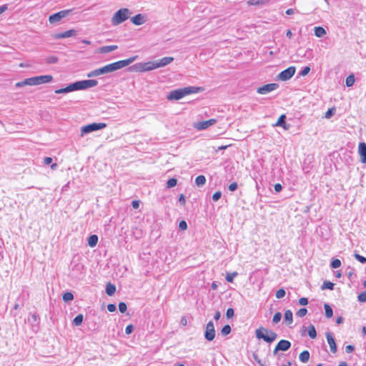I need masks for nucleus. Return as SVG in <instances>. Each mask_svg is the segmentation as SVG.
I'll list each match as a JSON object with an SVG mask.
<instances>
[{
  "instance_id": "obj_1",
  "label": "nucleus",
  "mask_w": 366,
  "mask_h": 366,
  "mask_svg": "<svg viewBox=\"0 0 366 366\" xmlns=\"http://www.w3.org/2000/svg\"><path fill=\"white\" fill-rule=\"evenodd\" d=\"M202 88L198 86H187L182 89H175L169 92L167 96V99L179 100L187 95L196 94L202 92Z\"/></svg>"
},
{
  "instance_id": "obj_2",
  "label": "nucleus",
  "mask_w": 366,
  "mask_h": 366,
  "mask_svg": "<svg viewBox=\"0 0 366 366\" xmlns=\"http://www.w3.org/2000/svg\"><path fill=\"white\" fill-rule=\"evenodd\" d=\"M255 335L257 338L262 339L264 341L268 343L274 342L277 337V333L263 327H260L259 328L255 330Z\"/></svg>"
},
{
  "instance_id": "obj_3",
  "label": "nucleus",
  "mask_w": 366,
  "mask_h": 366,
  "mask_svg": "<svg viewBox=\"0 0 366 366\" xmlns=\"http://www.w3.org/2000/svg\"><path fill=\"white\" fill-rule=\"evenodd\" d=\"M131 14V11L127 9L123 8L119 9L117 11L114 13L112 18V24L113 26H117L124 21H125L127 19H129V16Z\"/></svg>"
},
{
  "instance_id": "obj_4",
  "label": "nucleus",
  "mask_w": 366,
  "mask_h": 366,
  "mask_svg": "<svg viewBox=\"0 0 366 366\" xmlns=\"http://www.w3.org/2000/svg\"><path fill=\"white\" fill-rule=\"evenodd\" d=\"M156 69H157V67L155 61L136 64L129 68L130 70L140 72L149 71Z\"/></svg>"
},
{
  "instance_id": "obj_5",
  "label": "nucleus",
  "mask_w": 366,
  "mask_h": 366,
  "mask_svg": "<svg viewBox=\"0 0 366 366\" xmlns=\"http://www.w3.org/2000/svg\"><path fill=\"white\" fill-rule=\"evenodd\" d=\"M107 127V124L105 123L102 122H94L89 124H87L86 126H84L81 129V136H84L86 134L91 133L94 131L100 130Z\"/></svg>"
},
{
  "instance_id": "obj_6",
  "label": "nucleus",
  "mask_w": 366,
  "mask_h": 366,
  "mask_svg": "<svg viewBox=\"0 0 366 366\" xmlns=\"http://www.w3.org/2000/svg\"><path fill=\"white\" fill-rule=\"evenodd\" d=\"M71 13V9H66L61 10L59 12H56L49 17V21L50 24H56L60 21L63 18L68 16Z\"/></svg>"
},
{
  "instance_id": "obj_7",
  "label": "nucleus",
  "mask_w": 366,
  "mask_h": 366,
  "mask_svg": "<svg viewBox=\"0 0 366 366\" xmlns=\"http://www.w3.org/2000/svg\"><path fill=\"white\" fill-rule=\"evenodd\" d=\"M137 57H138L137 56H132L127 59L120 60V61L112 63L111 64H112L113 71H117L118 69H122V68L129 65L130 64L134 62L137 59Z\"/></svg>"
},
{
  "instance_id": "obj_8",
  "label": "nucleus",
  "mask_w": 366,
  "mask_h": 366,
  "mask_svg": "<svg viewBox=\"0 0 366 366\" xmlns=\"http://www.w3.org/2000/svg\"><path fill=\"white\" fill-rule=\"evenodd\" d=\"M296 68L294 66H290L287 69L281 71L277 76L280 81H287L290 79L295 74Z\"/></svg>"
},
{
  "instance_id": "obj_9",
  "label": "nucleus",
  "mask_w": 366,
  "mask_h": 366,
  "mask_svg": "<svg viewBox=\"0 0 366 366\" xmlns=\"http://www.w3.org/2000/svg\"><path fill=\"white\" fill-rule=\"evenodd\" d=\"M215 329L212 321H209L205 328L204 337L208 341H212L215 337Z\"/></svg>"
},
{
  "instance_id": "obj_10",
  "label": "nucleus",
  "mask_w": 366,
  "mask_h": 366,
  "mask_svg": "<svg viewBox=\"0 0 366 366\" xmlns=\"http://www.w3.org/2000/svg\"><path fill=\"white\" fill-rule=\"evenodd\" d=\"M216 123H217V119H210L207 121H202V122H198L194 123V127L199 131H202V130H204V129H207L208 127L214 125Z\"/></svg>"
},
{
  "instance_id": "obj_11",
  "label": "nucleus",
  "mask_w": 366,
  "mask_h": 366,
  "mask_svg": "<svg viewBox=\"0 0 366 366\" xmlns=\"http://www.w3.org/2000/svg\"><path fill=\"white\" fill-rule=\"evenodd\" d=\"M279 85L276 83H271L263 85L257 89V93L260 94H268L278 88Z\"/></svg>"
},
{
  "instance_id": "obj_12",
  "label": "nucleus",
  "mask_w": 366,
  "mask_h": 366,
  "mask_svg": "<svg viewBox=\"0 0 366 366\" xmlns=\"http://www.w3.org/2000/svg\"><path fill=\"white\" fill-rule=\"evenodd\" d=\"M291 347V343L288 340H280L277 345H276L274 350H273V355H276L278 351H287Z\"/></svg>"
},
{
  "instance_id": "obj_13",
  "label": "nucleus",
  "mask_w": 366,
  "mask_h": 366,
  "mask_svg": "<svg viewBox=\"0 0 366 366\" xmlns=\"http://www.w3.org/2000/svg\"><path fill=\"white\" fill-rule=\"evenodd\" d=\"M79 81L80 90H84L91 87L96 86L98 84V81L95 79H86L81 80Z\"/></svg>"
},
{
  "instance_id": "obj_14",
  "label": "nucleus",
  "mask_w": 366,
  "mask_h": 366,
  "mask_svg": "<svg viewBox=\"0 0 366 366\" xmlns=\"http://www.w3.org/2000/svg\"><path fill=\"white\" fill-rule=\"evenodd\" d=\"M174 61V58L172 56H165L160 59L156 60V65L157 69L166 66Z\"/></svg>"
},
{
  "instance_id": "obj_15",
  "label": "nucleus",
  "mask_w": 366,
  "mask_h": 366,
  "mask_svg": "<svg viewBox=\"0 0 366 366\" xmlns=\"http://www.w3.org/2000/svg\"><path fill=\"white\" fill-rule=\"evenodd\" d=\"M358 153L361 157L360 162L366 163V143L360 142L358 146Z\"/></svg>"
},
{
  "instance_id": "obj_16",
  "label": "nucleus",
  "mask_w": 366,
  "mask_h": 366,
  "mask_svg": "<svg viewBox=\"0 0 366 366\" xmlns=\"http://www.w3.org/2000/svg\"><path fill=\"white\" fill-rule=\"evenodd\" d=\"M326 338L330 345V351L332 353H335L337 352V345L332 335L330 332H327Z\"/></svg>"
},
{
  "instance_id": "obj_17",
  "label": "nucleus",
  "mask_w": 366,
  "mask_h": 366,
  "mask_svg": "<svg viewBox=\"0 0 366 366\" xmlns=\"http://www.w3.org/2000/svg\"><path fill=\"white\" fill-rule=\"evenodd\" d=\"M131 21L136 26H140L146 22V19L142 14H138L131 19Z\"/></svg>"
},
{
  "instance_id": "obj_18",
  "label": "nucleus",
  "mask_w": 366,
  "mask_h": 366,
  "mask_svg": "<svg viewBox=\"0 0 366 366\" xmlns=\"http://www.w3.org/2000/svg\"><path fill=\"white\" fill-rule=\"evenodd\" d=\"M37 85L49 83L52 81L53 77L51 75H42L36 76Z\"/></svg>"
},
{
  "instance_id": "obj_19",
  "label": "nucleus",
  "mask_w": 366,
  "mask_h": 366,
  "mask_svg": "<svg viewBox=\"0 0 366 366\" xmlns=\"http://www.w3.org/2000/svg\"><path fill=\"white\" fill-rule=\"evenodd\" d=\"M303 331H307V335L311 339H315L317 337V332L313 325H310L308 327L303 326Z\"/></svg>"
},
{
  "instance_id": "obj_20",
  "label": "nucleus",
  "mask_w": 366,
  "mask_h": 366,
  "mask_svg": "<svg viewBox=\"0 0 366 366\" xmlns=\"http://www.w3.org/2000/svg\"><path fill=\"white\" fill-rule=\"evenodd\" d=\"M286 115L285 114H282L277 122H276V124H274L275 127H282L285 129H288L290 128V125L287 124H286Z\"/></svg>"
},
{
  "instance_id": "obj_21",
  "label": "nucleus",
  "mask_w": 366,
  "mask_h": 366,
  "mask_svg": "<svg viewBox=\"0 0 366 366\" xmlns=\"http://www.w3.org/2000/svg\"><path fill=\"white\" fill-rule=\"evenodd\" d=\"M118 49L117 45H108L104 46L99 49V52L102 54H107L111 51H113Z\"/></svg>"
},
{
  "instance_id": "obj_22",
  "label": "nucleus",
  "mask_w": 366,
  "mask_h": 366,
  "mask_svg": "<svg viewBox=\"0 0 366 366\" xmlns=\"http://www.w3.org/2000/svg\"><path fill=\"white\" fill-rule=\"evenodd\" d=\"M76 34V31L74 29L67 30L66 31L57 34L56 36V39H64L72 36Z\"/></svg>"
},
{
  "instance_id": "obj_23",
  "label": "nucleus",
  "mask_w": 366,
  "mask_h": 366,
  "mask_svg": "<svg viewBox=\"0 0 366 366\" xmlns=\"http://www.w3.org/2000/svg\"><path fill=\"white\" fill-rule=\"evenodd\" d=\"M285 321L287 325H291L293 322V315L291 310H287L285 312Z\"/></svg>"
},
{
  "instance_id": "obj_24",
  "label": "nucleus",
  "mask_w": 366,
  "mask_h": 366,
  "mask_svg": "<svg viewBox=\"0 0 366 366\" xmlns=\"http://www.w3.org/2000/svg\"><path fill=\"white\" fill-rule=\"evenodd\" d=\"M116 292V286L110 282L107 284L106 293L109 296H112Z\"/></svg>"
},
{
  "instance_id": "obj_25",
  "label": "nucleus",
  "mask_w": 366,
  "mask_h": 366,
  "mask_svg": "<svg viewBox=\"0 0 366 366\" xmlns=\"http://www.w3.org/2000/svg\"><path fill=\"white\" fill-rule=\"evenodd\" d=\"M299 359L302 362L306 363L310 359V352L305 350L300 354Z\"/></svg>"
},
{
  "instance_id": "obj_26",
  "label": "nucleus",
  "mask_w": 366,
  "mask_h": 366,
  "mask_svg": "<svg viewBox=\"0 0 366 366\" xmlns=\"http://www.w3.org/2000/svg\"><path fill=\"white\" fill-rule=\"evenodd\" d=\"M98 236L97 234L90 235L88 238V244L93 247L96 246L98 242Z\"/></svg>"
},
{
  "instance_id": "obj_27",
  "label": "nucleus",
  "mask_w": 366,
  "mask_h": 366,
  "mask_svg": "<svg viewBox=\"0 0 366 366\" xmlns=\"http://www.w3.org/2000/svg\"><path fill=\"white\" fill-rule=\"evenodd\" d=\"M326 34L325 29L322 26H316L315 27V35L317 37H322Z\"/></svg>"
},
{
  "instance_id": "obj_28",
  "label": "nucleus",
  "mask_w": 366,
  "mask_h": 366,
  "mask_svg": "<svg viewBox=\"0 0 366 366\" xmlns=\"http://www.w3.org/2000/svg\"><path fill=\"white\" fill-rule=\"evenodd\" d=\"M67 89L69 92H71L74 91L80 90L79 81H75L71 83L67 86Z\"/></svg>"
},
{
  "instance_id": "obj_29",
  "label": "nucleus",
  "mask_w": 366,
  "mask_h": 366,
  "mask_svg": "<svg viewBox=\"0 0 366 366\" xmlns=\"http://www.w3.org/2000/svg\"><path fill=\"white\" fill-rule=\"evenodd\" d=\"M99 71L101 72V74H104L112 72L114 71H113L112 64H109L104 66L103 67L99 68Z\"/></svg>"
},
{
  "instance_id": "obj_30",
  "label": "nucleus",
  "mask_w": 366,
  "mask_h": 366,
  "mask_svg": "<svg viewBox=\"0 0 366 366\" xmlns=\"http://www.w3.org/2000/svg\"><path fill=\"white\" fill-rule=\"evenodd\" d=\"M355 81V75L353 74H351L346 78L345 84L347 87H350L354 84Z\"/></svg>"
},
{
  "instance_id": "obj_31",
  "label": "nucleus",
  "mask_w": 366,
  "mask_h": 366,
  "mask_svg": "<svg viewBox=\"0 0 366 366\" xmlns=\"http://www.w3.org/2000/svg\"><path fill=\"white\" fill-rule=\"evenodd\" d=\"M206 183V178L204 175H199L195 179V184L197 186H202Z\"/></svg>"
},
{
  "instance_id": "obj_32",
  "label": "nucleus",
  "mask_w": 366,
  "mask_h": 366,
  "mask_svg": "<svg viewBox=\"0 0 366 366\" xmlns=\"http://www.w3.org/2000/svg\"><path fill=\"white\" fill-rule=\"evenodd\" d=\"M84 320V316L82 314H79L77 316L74 317L73 320V324L76 326H79L81 325Z\"/></svg>"
},
{
  "instance_id": "obj_33",
  "label": "nucleus",
  "mask_w": 366,
  "mask_h": 366,
  "mask_svg": "<svg viewBox=\"0 0 366 366\" xmlns=\"http://www.w3.org/2000/svg\"><path fill=\"white\" fill-rule=\"evenodd\" d=\"M324 307L325 311V316L327 318H331L333 315V311L332 307L328 304H325Z\"/></svg>"
},
{
  "instance_id": "obj_34",
  "label": "nucleus",
  "mask_w": 366,
  "mask_h": 366,
  "mask_svg": "<svg viewBox=\"0 0 366 366\" xmlns=\"http://www.w3.org/2000/svg\"><path fill=\"white\" fill-rule=\"evenodd\" d=\"M269 0H249L248 4L253 6L262 5L268 2Z\"/></svg>"
},
{
  "instance_id": "obj_35",
  "label": "nucleus",
  "mask_w": 366,
  "mask_h": 366,
  "mask_svg": "<svg viewBox=\"0 0 366 366\" xmlns=\"http://www.w3.org/2000/svg\"><path fill=\"white\" fill-rule=\"evenodd\" d=\"M62 298L64 302H69L74 299V295L71 292H67L63 295Z\"/></svg>"
},
{
  "instance_id": "obj_36",
  "label": "nucleus",
  "mask_w": 366,
  "mask_h": 366,
  "mask_svg": "<svg viewBox=\"0 0 366 366\" xmlns=\"http://www.w3.org/2000/svg\"><path fill=\"white\" fill-rule=\"evenodd\" d=\"M59 61V59L57 56H48L46 59V62L49 64H56Z\"/></svg>"
},
{
  "instance_id": "obj_37",
  "label": "nucleus",
  "mask_w": 366,
  "mask_h": 366,
  "mask_svg": "<svg viewBox=\"0 0 366 366\" xmlns=\"http://www.w3.org/2000/svg\"><path fill=\"white\" fill-rule=\"evenodd\" d=\"M24 83L30 86L37 85L36 76L25 79Z\"/></svg>"
},
{
  "instance_id": "obj_38",
  "label": "nucleus",
  "mask_w": 366,
  "mask_h": 366,
  "mask_svg": "<svg viewBox=\"0 0 366 366\" xmlns=\"http://www.w3.org/2000/svg\"><path fill=\"white\" fill-rule=\"evenodd\" d=\"M237 275V272H234L232 273H227L226 274L225 279L228 282H232L234 278Z\"/></svg>"
},
{
  "instance_id": "obj_39",
  "label": "nucleus",
  "mask_w": 366,
  "mask_h": 366,
  "mask_svg": "<svg viewBox=\"0 0 366 366\" xmlns=\"http://www.w3.org/2000/svg\"><path fill=\"white\" fill-rule=\"evenodd\" d=\"M334 286H335L334 283H332L331 282L326 281L322 285V290L329 289V290H333Z\"/></svg>"
},
{
  "instance_id": "obj_40",
  "label": "nucleus",
  "mask_w": 366,
  "mask_h": 366,
  "mask_svg": "<svg viewBox=\"0 0 366 366\" xmlns=\"http://www.w3.org/2000/svg\"><path fill=\"white\" fill-rule=\"evenodd\" d=\"M231 332V327L229 325H224L221 330V334L224 336L229 335Z\"/></svg>"
},
{
  "instance_id": "obj_41",
  "label": "nucleus",
  "mask_w": 366,
  "mask_h": 366,
  "mask_svg": "<svg viewBox=\"0 0 366 366\" xmlns=\"http://www.w3.org/2000/svg\"><path fill=\"white\" fill-rule=\"evenodd\" d=\"M177 184V179L176 178H170L167 182V187L172 188L176 186Z\"/></svg>"
},
{
  "instance_id": "obj_42",
  "label": "nucleus",
  "mask_w": 366,
  "mask_h": 366,
  "mask_svg": "<svg viewBox=\"0 0 366 366\" xmlns=\"http://www.w3.org/2000/svg\"><path fill=\"white\" fill-rule=\"evenodd\" d=\"M282 319V314L280 312H277L274 314L272 318V322L274 324L278 323Z\"/></svg>"
},
{
  "instance_id": "obj_43",
  "label": "nucleus",
  "mask_w": 366,
  "mask_h": 366,
  "mask_svg": "<svg viewBox=\"0 0 366 366\" xmlns=\"http://www.w3.org/2000/svg\"><path fill=\"white\" fill-rule=\"evenodd\" d=\"M101 75V72L99 71V69H94L92 71H90L89 73L87 74V76L88 77H94V76H99Z\"/></svg>"
},
{
  "instance_id": "obj_44",
  "label": "nucleus",
  "mask_w": 366,
  "mask_h": 366,
  "mask_svg": "<svg viewBox=\"0 0 366 366\" xmlns=\"http://www.w3.org/2000/svg\"><path fill=\"white\" fill-rule=\"evenodd\" d=\"M340 265H341V262L338 259H335L332 260L331 262V267H332L334 269L340 267Z\"/></svg>"
},
{
  "instance_id": "obj_45",
  "label": "nucleus",
  "mask_w": 366,
  "mask_h": 366,
  "mask_svg": "<svg viewBox=\"0 0 366 366\" xmlns=\"http://www.w3.org/2000/svg\"><path fill=\"white\" fill-rule=\"evenodd\" d=\"M307 312V310L306 308H301L297 312L296 315L300 317H302L306 315Z\"/></svg>"
},
{
  "instance_id": "obj_46",
  "label": "nucleus",
  "mask_w": 366,
  "mask_h": 366,
  "mask_svg": "<svg viewBox=\"0 0 366 366\" xmlns=\"http://www.w3.org/2000/svg\"><path fill=\"white\" fill-rule=\"evenodd\" d=\"M285 295V291L284 289H280L276 292L275 296L277 299L282 298Z\"/></svg>"
},
{
  "instance_id": "obj_47",
  "label": "nucleus",
  "mask_w": 366,
  "mask_h": 366,
  "mask_svg": "<svg viewBox=\"0 0 366 366\" xmlns=\"http://www.w3.org/2000/svg\"><path fill=\"white\" fill-rule=\"evenodd\" d=\"M335 108H331V109H329L325 114V117L327 118V119H329L332 116L334 115L335 114Z\"/></svg>"
},
{
  "instance_id": "obj_48",
  "label": "nucleus",
  "mask_w": 366,
  "mask_h": 366,
  "mask_svg": "<svg viewBox=\"0 0 366 366\" xmlns=\"http://www.w3.org/2000/svg\"><path fill=\"white\" fill-rule=\"evenodd\" d=\"M222 197V192L220 191H217L214 192L212 195V200L214 202L218 201Z\"/></svg>"
},
{
  "instance_id": "obj_49",
  "label": "nucleus",
  "mask_w": 366,
  "mask_h": 366,
  "mask_svg": "<svg viewBox=\"0 0 366 366\" xmlns=\"http://www.w3.org/2000/svg\"><path fill=\"white\" fill-rule=\"evenodd\" d=\"M358 300L360 302H366V291L361 292L358 295Z\"/></svg>"
},
{
  "instance_id": "obj_50",
  "label": "nucleus",
  "mask_w": 366,
  "mask_h": 366,
  "mask_svg": "<svg viewBox=\"0 0 366 366\" xmlns=\"http://www.w3.org/2000/svg\"><path fill=\"white\" fill-rule=\"evenodd\" d=\"M310 71V68L309 66L304 67L301 71L300 72V76H306Z\"/></svg>"
},
{
  "instance_id": "obj_51",
  "label": "nucleus",
  "mask_w": 366,
  "mask_h": 366,
  "mask_svg": "<svg viewBox=\"0 0 366 366\" xmlns=\"http://www.w3.org/2000/svg\"><path fill=\"white\" fill-rule=\"evenodd\" d=\"M127 309V305L124 302H120L119 304V310L120 312L124 313Z\"/></svg>"
},
{
  "instance_id": "obj_52",
  "label": "nucleus",
  "mask_w": 366,
  "mask_h": 366,
  "mask_svg": "<svg viewBox=\"0 0 366 366\" xmlns=\"http://www.w3.org/2000/svg\"><path fill=\"white\" fill-rule=\"evenodd\" d=\"M355 257L361 263H366V257L360 255L358 253H355Z\"/></svg>"
},
{
  "instance_id": "obj_53",
  "label": "nucleus",
  "mask_w": 366,
  "mask_h": 366,
  "mask_svg": "<svg viewBox=\"0 0 366 366\" xmlns=\"http://www.w3.org/2000/svg\"><path fill=\"white\" fill-rule=\"evenodd\" d=\"M237 187H238L237 183L232 182L229 185L228 189L230 192H234L237 189Z\"/></svg>"
},
{
  "instance_id": "obj_54",
  "label": "nucleus",
  "mask_w": 366,
  "mask_h": 366,
  "mask_svg": "<svg viewBox=\"0 0 366 366\" xmlns=\"http://www.w3.org/2000/svg\"><path fill=\"white\" fill-rule=\"evenodd\" d=\"M54 92L56 94H66V93H69L68 89H67V86H66L64 88L56 89Z\"/></svg>"
},
{
  "instance_id": "obj_55",
  "label": "nucleus",
  "mask_w": 366,
  "mask_h": 366,
  "mask_svg": "<svg viewBox=\"0 0 366 366\" xmlns=\"http://www.w3.org/2000/svg\"><path fill=\"white\" fill-rule=\"evenodd\" d=\"M133 330H134V326L132 325H129L126 327L125 333L127 335H129L133 332Z\"/></svg>"
},
{
  "instance_id": "obj_56",
  "label": "nucleus",
  "mask_w": 366,
  "mask_h": 366,
  "mask_svg": "<svg viewBox=\"0 0 366 366\" xmlns=\"http://www.w3.org/2000/svg\"><path fill=\"white\" fill-rule=\"evenodd\" d=\"M234 312L232 308L227 309V312H226V315H227V318L232 317L234 316Z\"/></svg>"
},
{
  "instance_id": "obj_57",
  "label": "nucleus",
  "mask_w": 366,
  "mask_h": 366,
  "mask_svg": "<svg viewBox=\"0 0 366 366\" xmlns=\"http://www.w3.org/2000/svg\"><path fill=\"white\" fill-rule=\"evenodd\" d=\"M179 229H182V230H185V229H187V224L186 221H184V220H182V221L179 222Z\"/></svg>"
},
{
  "instance_id": "obj_58",
  "label": "nucleus",
  "mask_w": 366,
  "mask_h": 366,
  "mask_svg": "<svg viewBox=\"0 0 366 366\" xmlns=\"http://www.w3.org/2000/svg\"><path fill=\"white\" fill-rule=\"evenodd\" d=\"M253 357L260 366H265V365L261 361V360L259 358L258 355L256 353L253 354Z\"/></svg>"
},
{
  "instance_id": "obj_59",
  "label": "nucleus",
  "mask_w": 366,
  "mask_h": 366,
  "mask_svg": "<svg viewBox=\"0 0 366 366\" xmlns=\"http://www.w3.org/2000/svg\"><path fill=\"white\" fill-rule=\"evenodd\" d=\"M178 201H179V202L180 203L181 205L184 206L185 204L186 200H185L184 195L183 194H181L179 195Z\"/></svg>"
},
{
  "instance_id": "obj_60",
  "label": "nucleus",
  "mask_w": 366,
  "mask_h": 366,
  "mask_svg": "<svg viewBox=\"0 0 366 366\" xmlns=\"http://www.w3.org/2000/svg\"><path fill=\"white\" fill-rule=\"evenodd\" d=\"M299 304L300 305H307L308 304V300L306 297H302L299 300Z\"/></svg>"
},
{
  "instance_id": "obj_61",
  "label": "nucleus",
  "mask_w": 366,
  "mask_h": 366,
  "mask_svg": "<svg viewBox=\"0 0 366 366\" xmlns=\"http://www.w3.org/2000/svg\"><path fill=\"white\" fill-rule=\"evenodd\" d=\"M117 307H116V305L114 304H109L107 305V310L110 312H113L116 310Z\"/></svg>"
},
{
  "instance_id": "obj_62",
  "label": "nucleus",
  "mask_w": 366,
  "mask_h": 366,
  "mask_svg": "<svg viewBox=\"0 0 366 366\" xmlns=\"http://www.w3.org/2000/svg\"><path fill=\"white\" fill-rule=\"evenodd\" d=\"M274 188L276 192H280L282 189V187L280 183L275 184Z\"/></svg>"
},
{
  "instance_id": "obj_63",
  "label": "nucleus",
  "mask_w": 366,
  "mask_h": 366,
  "mask_svg": "<svg viewBox=\"0 0 366 366\" xmlns=\"http://www.w3.org/2000/svg\"><path fill=\"white\" fill-rule=\"evenodd\" d=\"M354 350V347L352 345H347L345 347V352L347 353H351Z\"/></svg>"
},
{
  "instance_id": "obj_64",
  "label": "nucleus",
  "mask_w": 366,
  "mask_h": 366,
  "mask_svg": "<svg viewBox=\"0 0 366 366\" xmlns=\"http://www.w3.org/2000/svg\"><path fill=\"white\" fill-rule=\"evenodd\" d=\"M52 162V158L49 157H46L44 159V163L46 165L51 164Z\"/></svg>"
}]
</instances>
